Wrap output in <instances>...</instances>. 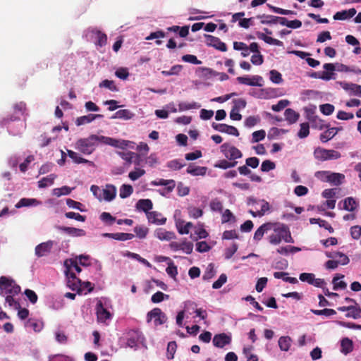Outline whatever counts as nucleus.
<instances>
[{
	"instance_id": "36",
	"label": "nucleus",
	"mask_w": 361,
	"mask_h": 361,
	"mask_svg": "<svg viewBox=\"0 0 361 361\" xmlns=\"http://www.w3.org/2000/svg\"><path fill=\"white\" fill-rule=\"evenodd\" d=\"M152 202L149 199L140 200L136 204L137 209L145 212L146 214L150 212L149 211L152 209Z\"/></svg>"
},
{
	"instance_id": "2",
	"label": "nucleus",
	"mask_w": 361,
	"mask_h": 361,
	"mask_svg": "<svg viewBox=\"0 0 361 361\" xmlns=\"http://www.w3.org/2000/svg\"><path fill=\"white\" fill-rule=\"evenodd\" d=\"M104 140H107L105 136L92 134L87 137L78 139L74 144V148L85 155H90L94 152L98 143L104 144Z\"/></svg>"
},
{
	"instance_id": "37",
	"label": "nucleus",
	"mask_w": 361,
	"mask_h": 361,
	"mask_svg": "<svg viewBox=\"0 0 361 361\" xmlns=\"http://www.w3.org/2000/svg\"><path fill=\"white\" fill-rule=\"evenodd\" d=\"M207 172V168L204 166H196L190 164L187 169V173L192 176H204Z\"/></svg>"
},
{
	"instance_id": "9",
	"label": "nucleus",
	"mask_w": 361,
	"mask_h": 361,
	"mask_svg": "<svg viewBox=\"0 0 361 361\" xmlns=\"http://www.w3.org/2000/svg\"><path fill=\"white\" fill-rule=\"evenodd\" d=\"M166 320V315L158 307L154 308L147 314V322L153 321L155 326L164 324Z\"/></svg>"
},
{
	"instance_id": "17",
	"label": "nucleus",
	"mask_w": 361,
	"mask_h": 361,
	"mask_svg": "<svg viewBox=\"0 0 361 361\" xmlns=\"http://www.w3.org/2000/svg\"><path fill=\"white\" fill-rule=\"evenodd\" d=\"M205 39L207 45L212 47L221 51H226L227 50L226 44L221 42L218 37L206 35Z\"/></svg>"
},
{
	"instance_id": "53",
	"label": "nucleus",
	"mask_w": 361,
	"mask_h": 361,
	"mask_svg": "<svg viewBox=\"0 0 361 361\" xmlns=\"http://www.w3.org/2000/svg\"><path fill=\"white\" fill-rule=\"evenodd\" d=\"M270 80L274 84H281L283 82L282 75L276 70H271L269 73Z\"/></svg>"
},
{
	"instance_id": "1",
	"label": "nucleus",
	"mask_w": 361,
	"mask_h": 361,
	"mask_svg": "<svg viewBox=\"0 0 361 361\" xmlns=\"http://www.w3.org/2000/svg\"><path fill=\"white\" fill-rule=\"evenodd\" d=\"M20 292V287L11 277H0V294L5 297L6 304L13 309L20 307L15 297Z\"/></svg>"
},
{
	"instance_id": "60",
	"label": "nucleus",
	"mask_w": 361,
	"mask_h": 361,
	"mask_svg": "<svg viewBox=\"0 0 361 361\" xmlns=\"http://www.w3.org/2000/svg\"><path fill=\"white\" fill-rule=\"evenodd\" d=\"M71 192V189L68 186H63L59 188H54L52 190V194L56 197H60L61 195H67L70 194Z\"/></svg>"
},
{
	"instance_id": "22",
	"label": "nucleus",
	"mask_w": 361,
	"mask_h": 361,
	"mask_svg": "<svg viewBox=\"0 0 361 361\" xmlns=\"http://www.w3.org/2000/svg\"><path fill=\"white\" fill-rule=\"evenodd\" d=\"M323 68L325 71H320L321 79L326 81L334 79L335 66L333 63H325Z\"/></svg>"
},
{
	"instance_id": "56",
	"label": "nucleus",
	"mask_w": 361,
	"mask_h": 361,
	"mask_svg": "<svg viewBox=\"0 0 361 361\" xmlns=\"http://www.w3.org/2000/svg\"><path fill=\"white\" fill-rule=\"evenodd\" d=\"M169 298V295L164 294L161 291H157V293L152 295L151 300L153 303H159L164 300H168Z\"/></svg>"
},
{
	"instance_id": "23",
	"label": "nucleus",
	"mask_w": 361,
	"mask_h": 361,
	"mask_svg": "<svg viewBox=\"0 0 361 361\" xmlns=\"http://www.w3.org/2000/svg\"><path fill=\"white\" fill-rule=\"evenodd\" d=\"M151 185L154 186H165L166 188V193H171L176 186L173 180H165L162 178L152 180Z\"/></svg>"
},
{
	"instance_id": "54",
	"label": "nucleus",
	"mask_w": 361,
	"mask_h": 361,
	"mask_svg": "<svg viewBox=\"0 0 361 361\" xmlns=\"http://www.w3.org/2000/svg\"><path fill=\"white\" fill-rule=\"evenodd\" d=\"M133 189L131 185L123 184L120 188L119 196L123 199L128 197L133 193Z\"/></svg>"
},
{
	"instance_id": "39",
	"label": "nucleus",
	"mask_w": 361,
	"mask_h": 361,
	"mask_svg": "<svg viewBox=\"0 0 361 361\" xmlns=\"http://www.w3.org/2000/svg\"><path fill=\"white\" fill-rule=\"evenodd\" d=\"M70 264H68V262H66V264L68 266V270L66 271L67 278L68 279V276H71V274H74L73 271H75L78 273H80L81 271V268L79 266V263L77 260H70Z\"/></svg>"
},
{
	"instance_id": "43",
	"label": "nucleus",
	"mask_w": 361,
	"mask_h": 361,
	"mask_svg": "<svg viewBox=\"0 0 361 361\" xmlns=\"http://www.w3.org/2000/svg\"><path fill=\"white\" fill-rule=\"evenodd\" d=\"M201 105L195 102H181L178 104V111H185L187 110L192 109H199L200 108Z\"/></svg>"
},
{
	"instance_id": "55",
	"label": "nucleus",
	"mask_w": 361,
	"mask_h": 361,
	"mask_svg": "<svg viewBox=\"0 0 361 361\" xmlns=\"http://www.w3.org/2000/svg\"><path fill=\"white\" fill-rule=\"evenodd\" d=\"M145 174V171L140 168H135L134 171H130L128 174L129 178L135 181Z\"/></svg>"
},
{
	"instance_id": "63",
	"label": "nucleus",
	"mask_w": 361,
	"mask_h": 361,
	"mask_svg": "<svg viewBox=\"0 0 361 361\" xmlns=\"http://www.w3.org/2000/svg\"><path fill=\"white\" fill-rule=\"evenodd\" d=\"M290 104V102L287 99H282L278 102L276 104H274L271 106V109L274 111L279 112L286 108Z\"/></svg>"
},
{
	"instance_id": "5",
	"label": "nucleus",
	"mask_w": 361,
	"mask_h": 361,
	"mask_svg": "<svg viewBox=\"0 0 361 361\" xmlns=\"http://www.w3.org/2000/svg\"><path fill=\"white\" fill-rule=\"evenodd\" d=\"M90 190L99 201L110 202L115 198L116 195V188L112 185H106L104 188L93 185L91 186Z\"/></svg>"
},
{
	"instance_id": "46",
	"label": "nucleus",
	"mask_w": 361,
	"mask_h": 361,
	"mask_svg": "<svg viewBox=\"0 0 361 361\" xmlns=\"http://www.w3.org/2000/svg\"><path fill=\"white\" fill-rule=\"evenodd\" d=\"M25 326L26 327L32 329L35 332H40L44 327V324L41 321L29 319L27 321Z\"/></svg>"
},
{
	"instance_id": "47",
	"label": "nucleus",
	"mask_w": 361,
	"mask_h": 361,
	"mask_svg": "<svg viewBox=\"0 0 361 361\" xmlns=\"http://www.w3.org/2000/svg\"><path fill=\"white\" fill-rule=\"evenodd\" d=\"M347 317H351L355 319L361 317V308L357 305H350L348 313L345 315Z\"/></svg>"
},
{
	"instance_id": "29",
	"label": "nucleus",
	"mask_w": 361,
	"mask_h": 361,
	"mask_svg": "<svg viewBox=\"0 0 361 361\" xmlns=\"http://www.w3.org/2000/svg\"><path fill=\"white\" fill-rule=\"evenodd\" d=\"M102 117H103V115H102V114H88L86 116H82L78 117L76 119L75 123L77 126H79L85 125L87 123H90L92 122L93 121H94L96 118H102Z\"/></svg>"
},
{
	"instance_id": "48",
	"label": "nucleus",
	"mask_w": 361,
	"mask_h": 361,
	"mask_svg": "<svg viewBox=\"0 0 361 361\" xmlns=\"http://www.w3.org/2000/svg\"><path fill=\"white\" fill-rule=\"evenodd\" d=\"M56 176L54 174H50L47 177L43 178L38 182V186L40 188H44L51 185L54 183V181L56 178Z\"/></svg>"
},
{
	"instance_id": "62",
	"label": "nucleus",
	"mask_w": 361,
	"mask_h": 361,
	"mask_svg": "<svg viewBox=\"0 0 361 361\" xmlns=\"http://www.w3.org/2000/svg\"><path fill=\"white\" fill-rule=\"evenodd\" d=\"M188 210V214L191 218L197 219L201 217L203 214L202 209L195 207H190Z\"/></svg>"
},
{
	"instance_id": "27",
	"label": "nucleus",
	"mask_w": 361,
	"mask_h": 361,
	"mask_svg": "<svg viewBox=\"0 0 361 361\" xmlns=\"http://www.w3.org/2000/svg\"><path fill=\"white\" fill-rule=\"evenodd\" d=\"M59 229L72 237H81L86 235V232L83 229L80 228L62 226L60 227Z\"/></svg>"
},
{
	"instance_id": "24",
	"label": "nucleus",
	"mask_w": 361,
	"mask_h": 361,
	"mask_svg": "<svg viewBox=\"0 0 361 361\" xmlns=\"http://www.w3.org/2000/svg\"><path fill=\"white\" fill-rule=\"evenodd\" d=\"M356 12L355 8L338 11L334 15V19L336 20H345L353 17Z\"/></svg>"
},
{
	"instance_id": "31",
	"label": "nucleus",
	"mask_w": 361,
	"mask_h": 361,
	"mask_svg": "<svg viewBox=\"0 0 361 361\" xmlns=\"http://www.w3.org/2000/svg\"><path fill=\"white\" fill-rule=\"evenodd\" d=\"M141 334L137 331H133L127 340V345L130 348H136L142 341Z\"/></svg>"
},
{
	"instance_id": "61",
	"label": "nucleus",
	"mask_w": 361,
	"mask_h": 361,
	"mask_svg": "<svg viewBox=\"0 0 361 361\" xmlns=\"http://www.w3.org/2000/svg\"><path fill=\"white\" fill-rule=\"evenodd\" d=\"M266 136V132L264 130H257L252 133V143L258 142L264 139Z\"/></svg>"
},
{
	"instance_id": "51",
	"label": "nucleus",
	"mask_w": 361,
	"mask_h": 361,
	"mask_svg": "<svg viewBox=\"0 0 361 361\" xmlns=\"http://www.w3.org/2000/svg\"><path fill=\"white\" fill-rule=\"evenodd\" d=\"M237 161H228L226 159L220 160L214 164L215 168L221 169H227L235 166Z\"/></svg>"
},
{
	"instance_id": "13",
	"label": "nucleus",
	"mask_w": 361,
	"mask_h": 361,
	"mask_svg": "<svg viewBox=\"0 0 361 361\" xmlns=\"http://www.w3.org/2000/svg\"><path fill=\"white\" fill-rule=\"evenodd\" d=\"M237 81L243 85H250V86H258L262 87L263 85V78L259 75H252L249 77L246 76H240L236 78Z\"/></svg>"
},
{
	"instance_id": "19",
	"label": "nucleus",
	"mask_w": 361,
	"mask_h": 361,
	"mask_svg": "<svg viewBox=\"0 0 361 361\" xmlns=\"http://www.w3.org/2000/svg\"><path fill=\"white\" fill-rule=\"evenodd\" d=\"M341 87L350 94L361 97V86L355 83L340 82Z\"/></svg>"
},
{
	"instance_id": "8",
	"label": "nucleus",
	"mask_w": 361,
	"mask_h": 361,
	"mask_svg": "<svg viewBox=\"0 0 361 361\" xmlns=\"http://www.w3.org/2000/svg\"><path fill=\"white\" fill-rule=\"evenodd\" d=\"M314 157L320 161L338 159L341 157L339 152L334 149H326L322 147H317L314 151Z\"/></svg>"
},
{
	"instance_id": "58",
	"label": "nucleus",
	"mask_w": 361,
	"mask_h": 361,
	"mask_svg": "<svg viewBox=\"0 0 361 361\" xmlns=\"http://www.w3.org/2000/svg\"><path fill=\"white\" fill-rule=\"evenodd\" d=\"M25 128V125L24 123L20 122L17 124V130H13V126L12 124L8 123V131L13 135H17L23 133Z\"/></svg>"
},
{
	"instance_id": "16",
	"label": "nucleus",
	"mask_w": 361,
	"mask_h": 361,
	"mask_svg": "<svg viewBox=\"0 0 361 361\" xmlns=\"http://www.w3.org/2000/svg\"><path fill=\"white\" fill-rule=\"evenodd\" d=\"M105 138L109 140H104V145H108L121 149L133 148L134 143L132 142L123 140H116L106 136Z\"/></svg>"
},
{
	"instance_id": "49",
	"label": "nucleus",
	"mask_w": 361,
	"mask_h": 361,
	"mask_svg": "<svg viewBox=\"0 0 361 361\" xmlns=\"http://www.w3.org/2000/svg\"><path fill=\"white\" fill-rule=\"evenodd\" d=\"M344 277L343 275L337 274L336 276L333 279V284H334V289L338 290V289H345L347 286V284L343 281H340L341 279H343Z\"/></svg>"
},
{
	"instance_id": "38",
	"label": "nucleus",
	"mask_w": 361,
	"mask_h": 361,
	"mask_svg": "<svg viewBox=\"0 0 361 361\" xmlns=\"http://www.w3.org/2000/svg\"><path fill=\"white\" fill-rule=\"evenodd\" d=\"M135 114L128 109H121L117 111L111 117L112 118H120L123 120H130L134 117Z\"/></svg>"
},
{
	"instance_id": "28",
	"label": "nucleus",
	"mask_w": 361,
	"mask_h": 361,
	"mask_svg": "<svg viewBox=\"0 0 361 361\" xmlns=\"http://www.w3.org/2000/svg\"><path fill=\"white\" fill-rule=\"evenodd\" d=\"M176 226L179 233L188 234L190 229L192 228L193 224L191 222H185L183 220L176 219Z\"/></svg>"
},
{
	"instance_id": "57",
	"label": "nucleus",
	"mask_w": 361,
	"mask_h": 361,
	"mask_svg": "<svg viewBox=\"0 0 361 361\" xmlns=\"http://www.w3.org/2000/svg\"><path fill=\"white\" fill-rule=\"evenodd\" d=\"M259 37L264 40L266 43L271 44V45H276V46H283V42L279 39L272 38L271 37L267 36L264 34H262Z\"/></svg>"
},
{
	"instance_id": "25",
	"label": "nucleus",
	"mask_w": 361,
	"mask_h": 361,
	"mask_svg": "<svg viewBox=\"0 0 361 361\" xmlns=\"http://www.w3.org/2000/svg\"><path fill=\"white\" fill-rule=\"evenodd\" d=\"M154 235L161 240H171L176 238V235L173 232L166 231L161 228L155 231Z\"/></svg>"
},
{
	"instance_id": "6",
	"label": "nucleus",
	"mask_w": 361,
	"mask_h": 361,
	"mask_svg": "<svg viewBox=\"0 0 361 361\" xmlns=\"http://www.w3.org/2000/svg\"><path fill=\"white\" fill-rule=\"evenodd\" d=\"M109 301L106 298L99 299L96 305L95 310L97 322L107 324L112 319V314L109 310Z\"/></svg>"
},
{
	"instance_id": "30",
	"label": "nucleus",
	"mask_w": 361,
	"mask_h": 361,
	"mask_svg": "<svg viewBox=\"0 0 361 361\" xmlns=\"http://www.w3.org/2000/svg\"><path fill=\"white\" fill-rule=\"evenodd\" d=\"M68 156L73 160V161L75 164H88L90 165H93V162L89 161L83 157H82L78 153L71 150L67 149Z\"/></svg>"
},
{
	"instance_id": "59",
	"label": "nucleus",
	"mask_w": 361,
	"mask_h": 361,
	"mask_svg": "<svg viewBox=\"0 0 361 361\" xmlns=\"http://www.w3.org/2000/svg\"><path fill=\"white\" fill-rule=\"evenodd\" d=\"M310 134V126L307 123H302L300 124V130L298 133V136L300 138H305Z\"/></svg>"
},
{
	"instance_id": "42",
	"label": "nucleus",
	"mask_w": 361,
	"mask_h": 361,
	"mask_svg": "<svg viewBox=\"0 0 361 361\" xmlns=\"http://www.w3.org/2000/svg\"><path fill=\"white\" fill-rule=\"evenodd\" d=\"M123 256L137 260L138 262L148 267H151V264L147 259L141 257L138 254L131 252L130 251H126L125 252L123 253Z\"/></svg>"
},
{
	"instance_id": "45",
	"label": "nucleus",
	"mask_w": 361,
	"mask_h": 361,
	"mask_svg": "<svg viewBox=\"0 0 361 361\" xmlns=\"http://www.w3.org/2000/svg\"><path fill=\"white\" fill-rule=\"evenodd\" d=\"M292 340L289 336H281L279 339V346L282 351H288L291 345Z\"/></svg>"
},
{
	"instance_id": "21",
	"label": "nucleus",
	"mask_w": 361,
	"mask_h": 361,
	"mask_svg": "<svg viewBox=\"0 0 361 361\" xmlns=\"http://www.w3.org/2000/svg\"><path fill=\"white\" fill-rule=\"evenodd\" d=\"M147 217L149 223L157 225H163L166 221V219L161 213L156 211L147 213Z\"/></svg>"
},
{
	"instance_id": "11",
	"label": "nucleus",
	"mask_w": 361,
	"mask_h": 361,
	"mask_svg": "<svg viewBox=\"0 0 361 361\" xmlns=\"http://www.w3.org/2000/svg\"><path fill=\"white\" fill-rule=\"evenodd\" d=\"M87 37L93 40L96 45L102 47L106 44L107 37L96 28H90L87 31Z\"/></svg>"
},
{
	"instance_id": "18",
	"label": "nucleus",
	"mask_w": 361,
	"mask_h": 361,
	"mask_svg": "<svg viewBox=\"0 0 361 361\" xmlns=\"http://www.w3.org/2000/svg\"><path fill=\"white\" fill-rule=\"evenodd\" d=\"M170 247L173 251L182 250L186 254H190L192 252L193 245L186 240L182 243L172 242L170 243Z\"/></svg>"
},
{
	"instance_id": "20",
	"label": "nucleus",
	"mask_w": 361,
	"mask_h": 361,
	"mask_svg": "<svg viewBox=\"0 0 361 361\" xmlns=\"http://www.w3.org/2000/svg\"><path fill=\"white\" fill-rule=\"evenodd\" d=\"M14 115L10 118L11 121L20 119V116H27L26 114V104L23 102L16 103L13 106Z\"/></svg>"
},
{
	"instance_id": "15",
	"label": "nucleus",
	"mask_w": 361,
	"mask_h": 361,
	"mask_svg": "<svg viewBox=\"0 0 361 361\" xmlns=\"http://www.w3.org/2000/svg\"><path fill=\"white\" fill-rule=\"evenodd\" d=\"M56 243L53 240H48L37 245L35 249V255L42 257L50 253L53 246Z\"/></svg>"
},
{
	"instance_id": "64",
	"label": "nucleus",
	"mask_w": 361,
	"mask_h": 361,
	"mask_svg": "<svg viewBox=\"0 0 361 361\" xmlns=\"http://www.w3.org/2000/svg\"><path fill=\"white\" fill-rule=\"evenodd\" d=\"M350 233L354 240H358L361 236V226L356 225L350 228Z\"/></svg>"
},
{
	"instance_id": "35",
	"label": "nucleus",
	"mask_w": 361,
	"mask_h": 361,
	"mask_svg": "<svg viewBox=\"0 0 361 361\" xmlns=\"http://www.w3.org/2000/svg\"><path fill=\"white\" fill-rule=\"evenodd\" d=\"M340 128H327V130H325L320 135V140L322 142H326L331 139H332L338 133Z\"/></svg>"
},
{
	"instance_id": "10",
	"label": "nucleus",
	"mask_w": 361,
	"mask_h": 361,
	"mask_svg": "<svg viewBox=\"0 0 361 361\" xmlns=\"http://www.w3.org/2000/svg\"><path fill=\"white\" fill-rule=\"evenodd\" d=\"M220 149L224 157L229 160L239 159L243 155L238 148L229 143H224Z\"/></svg>"
},
{
	"instance_id": "34",
	"label": "nucleus",
	"mask_w": 361,
	"mask_h": 361,
	"mask_svg": "<svg viewBox=\"0 0 361 361\" xmlns=\"http://www.w3.org/2000/svg\"><path fill=\"white\" fill-rule=\"evenodd\" d=\"M284 116L289 124H293L298 121L300 114L292 109H286L284 111Z\"/></svg>"
},
{
	"instance_id": "7",
	"label": "nucleus",
	"mask_w": 361,
	"mask_h": 361,
	"mask_svg": "<svg viewBox=\"0 0 361 361\" xmlns=\"http://www.w3.org/2000/svg\"><path fill=\"white\" fill-rule=\"evenodd\" d=\"M68 286L80 295H87L93 289V285L90 282L82 281L75 276V274H71V276H68Z\"/></svg>"
},
{
	"instance_id": "33",
	"label": "nucleus",
	"mask_w": 361,
	"mask_h": 361,
	"mask_svg": "<svg viewBox=\"0 0 361 361\" xmlns=\"http://www.w3.org/2000/svg\"><path fill=\"white\" fill-rule=\"evenodd\" d=\"M271 223H266L260 226L254 233L253 239L255 241H259L265 232L271 231Z\"/></svg>"
},
{
	"instance_id": "41",
	"label": "nucleus",
	"mask_w": 361,
	"mask_h": 361,
	"mask_svg": "<svg viewBox=\"0 0 361 361\" xmlns=\"http://www.w3.org/2000/svg\"><path fill=\"white\" fill-rule=\"evenodd\" d=\"M358 203L353 197H347L343 200V209L347 211L353 212L356 209Z\"/></svg>"
},
{
	"instance_id": "44",
	"label": "nucleus",
	"mask_w": 361,
	"mask_h": 361,
	"mask_svg": "<svg viewBox=\"0 0 361 361\" xmlns=\"http://www.w3.org/2000/svg\"><path fill=\"white\" fill-rule=\"evenodd\" d=\"M341 351L342 353H343L345 355L348 354L353 349V342L348 338H345L341 341Z\"/></svg>"
},
{
	"instance_id": "3",
	"label": "nucleus",
	"mask_w": 361,
	"mask_h": 361,
	"mask_svg": "<svg viewBox=\"0 0 361 361\" xmlns=\"http://www.w3.org/2000/svg\"><path fill=\"white\" fill-rule=\"evenodd\" d=\"M272 233L268 237L269 242L272 245H279L282 240L286 243L294 242L288 227L281 223H271Z\"/></svg>"
},
{
	"instance_id": "50",
	"label": "nucleus",
	"mask_w": 361,
	"mask_h": 361,
	"mask_svg": "<svg viewBox=\"0 0 361 361\" xmlns=\"http://www.w3.org/2000/svg\"><path fill=\"white\" fill-rule=\"evenodd\" d=\"M220 132L225 133L228 135H234L236 137L239 135V132L236 128L224 123L221 124Z\"/></svg>"
},
{
	"instance_id": "32",
	"label": "nucleus",
	"mask_w": 361,
	"mask_h": 361,
	"mask_svg": "<svg viewBox=\"0 0 361 361\" xmlns=\"http://www.w3.org/2000/svg\"><path fill=\"white\" fill-rule=\"evenodd\" d=\"M307 119L312 123V127L318 128L319 130H322L325 128H328L324 123V121L319 118L317 116L314 115L313 113L312 114H307Z\"/></svg>"
},
{
	"instance_id": "4",
	"label": "nucleus",
	"mask_w": 361,
	"mask_h": 361,
	"mask_svg": "<svg viewBox=\"0 0 361 361\" xmlns=\"http://www.w3.org/2000/svg\"><path fill=\"white\" fill-rule=\"evenodd\" d=\"M190 310L194 312L196 314V316L200 317L202 320H204L207 317L206 310H202V308H197V305L194 302L187 300L184 302V310L178 312L176 316V324L179 327L183 326L185 312H189Z\"/></svg>"
},
{
	"instance_id": "12",
	"label": "nucleus",
	"mask_w": 361,
	"mask_h": 361,
	"mask_svg": "<svg viewBox=\"0 0 361 361\" xmlns=\"http://www.w3.org/2000/svg\"><path fill=\"white\" fill-rule=\"evenodd\" d=\"M247 204L253 205L255 209H258V207H260V209L258 210V214H257L259 217L263 216L270 210L269 202L264 200H257L253 197H249L247 199Z\"/></svg>"
},
{
	"instance_id": "52",
	"label": "nucleus",
	"mask_w": 361,
	"mask_h": 361,
	"mask_svg": "<svg viewBox=\"0 0 361 361\" xmlns=\"http://www.w3.org/2000/svg\"><path fill=\"white\" fill-rule=\"evenodd\" d=\"M326 255L328 257H330V258L339 257L340 258V260H339L340 264H342V265H345V264H348V262H349L348 257L345 254H343L342 252H333L331 254H326Z\"/></svg>"
},
{
	"instance_id": "40",
	"label": "nucleus",
	"mask_w": 361,
	"mask_h": 361,
	"mask_svg": "<svg viewBox=\"0 0 361 361\" xmlns=\"http://www.w3.org/2000/svg\"><path fill=\"white\" fill-rule=\"evenodd\" d=\"M344 178L345 176L342 173L331 172L328 182L334 185H339Z\"/></svg>"
},
{
	"instance_id": "14",
	"label": "nucleus",
	"mask_w": 361,
	"mask_h": 361,
	"mask_svg": "<svg viewBox=\"0 0 361 361\" xmlns=\"http://www.w3.org/2000/svg\"><path fill=\"white\" fill-rule=\"evenodd\" d=\"M232 337L231 334L221 333L216 334L213 338V344L215 347L223 348L231 343Z\"/></svg>"
},
{
	"instance_id": "26",
	"label": "nucleus",
	"mask_w": 361,
	"mask_h": 361,
	"mask_svg": "<svg viewBox=\"0 0 361 361\" xmlns=\"http://www.w3.org/2000/svg\"><path fill=\"white\" fill-rule=\"evenodd\" d=\"M42 202L35 198H21L16 204V208L24 207H36L40 205Z\"/></svg>"
}]
</instances>
